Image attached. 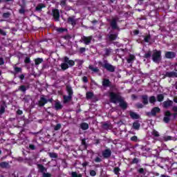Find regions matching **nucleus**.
Instances as JSON below:
<instances>
[{"instance_id": "nucleus-17", "label": "nucleus", "mask_w": 177, "mask_h": 177, "mask_svg": "<svg viewBox=\"0 0 177 177\" xmlns=\"http://www.w3.org/2000/svg\"><path fill=\"white\" fill-rule=\"evenodd\" d=\"M174 104V102L169 99L163 102V107L164 109H168V107H171Z\"/></svg>"}, {"instance_id": "nucleus-34", "label": "nucleus", "mask_w": 177, "mask_h": 177, "mask_svg": "<svg viewBox=\"0 0 177 177\" xmlns=\"http://www.w3.org/2000/svg\"><path fill=\"white\" fill-rule=\"evenodd\" d=\"M149 103H151V104H154V103H156V102H157V98H156V96L152 95V96L149 97Z\"/></svg>"}, {"instance_id": "nucleus-20", "label": "nucleus", "mask_w": 177, "mask_h": 177, "mask_svg": "<svg viewBox=\"0 0 177 177\" xmlns=\"http://www.w3.org/2000/svg\"><path fill=\"white\" fill-rule=\"evenodd\" d=\"M132 128L136 131H139V129H140V123L139 122V120H136L133 123Z\"/></svg>"}, {"instance_id": "nucleus-26", "label": "nucleus", "mask_w": 177, "mask_h": 177, "mask_svg": "<svg viewBox=\"0 0 177 177\" xmlns=\"http://www.w3.org/2000/svg\"><path fill=\"white\" fill-rule=\"evenodd\" d=\"M80 128L82 131H86L87 129H89V124L86 122H82L80 124Z\"/></svg>"}, {"instance_id": "nucleus-33", "label": "nucleus", "mask_w": 177, "mask_h": 177, "mask_svg": "<svg viewBox=\"0 0 177 177\" xmlns=\"http://www.w3.org/2000/svg\"><path fill=\"white\" fill-rule=\"evenodd\" d=\"M140 159H139L138 158H133L132 161L130 162V164L132 165L133 164H136V165H138L139 164V162H140Z\"/></svg>"}, {"instance_id": "nucleus-16", "label": "nucleus", "mask_w": 177, "mask_h": 177, "mask_svg": "<svg viewBox=\"0 0 177 177\" xmlns=\"http://www.w3.org/2000/svg\"><path fill=\"white\" fill-rule=\"evenodd\" d=\"M102 86H104V88H109L111 86V82H110V80L106 78L103 79Z\"/></svg>"}, {"instance_id": "nucleus-21", "label": "nucleus", "mask_w": 177, "mask_h": 177, "mask_svg": "<svg viewBox=\"0 0 177 177\" xmlns=\"http://www.w3.org/2000/svg\"><path fill=\"white\" fill-rule=\"evenodd\" d=\"M129 115H130L131 118H132V120H139V118H140V115H139V114H138L133 111H131L129 113Z\"/></svg>"}, {"instance_id": "nucleus-12", "label": "nucleus", "mask_w": 177, "mask_h": 177, "mask_svg": "<svg viewBox=\"0 0 177 177\" xmlns=\"http://www.w3.org/2000/svg\"><path fill=\"white\" fill-rule=\"evenodd\" d=\"M67 23L71 24V26H75L77 24V20L75 19V16L69 17L67 19Z\"/></svg>"}, {"instance_id": "nucleus-64", "label": "nucleus", "mask_w": 177, "mask_h": 177, "mask_svg": "<svg viewBox=\"0 0 177 177\" xmlns=\"http://www.w3.org/2000/svg\"><path fill=\"white\" fill-rule=\"evenodd\" d=\"M172 111L174 113H177V106H174L172 107Z\"/></svg>"}, {"instance_id": "nucleus-61", "label": "nucleus", "mask_w": 177, "mask_h": 177, "mask_svg": "<svg viewBox=\"0 0 177 177\" xmlns=\"http://www.w3.org/2000/svg\"><path fill=\"white\" fill-rule=\"evenodd\" d=\"M86 50V48H85L84 47H81L80 48V53H85Z\"/></svg>"}, {"instance_id": "nucleus-48", "label": "nucleus", "mask_w": 177, "mask_h": 177, "mask_svg": "<svg viewBox=\"0 0 177 177\" xmlns=\"http://www.w3.org/2000/svg\"><path fill=\"white\" fill-rule=\"evenodd\" d=\"M19 15H25L26 14V9L24 7L21 6V9L19 10Z\"/></svg>"}, {"instance_id": "nucleus-14", "label": "nucleus", "mask_w": 177, "mask_h": 177, "mask_svg": "<svg viewBox=\"0 0 177 177\" xmlns=\"http://www.w3.org/2000/svg\"><path fill=\"white\" fill-rule=\"evenodd\" d=\"M165 77H167V78H177V73L174 71L166 72Z\"/></svg>"}, {"instance_id": "nucleus-23", "label": "nucleus", "mask_w": 177, "mask_h": 177, "mask_svg": "<svg viewBox=\"0 0 177 177\" xmlns=\"http://www.w3.org/2000/svg\"><path fill=\"white\" fill-rule=\"evenodd\" d=\"M142 37L144 38V41H145L147 44H149V45H151V44H153L152 41H150V39H151V35L150 34Z\"/></svg>"}, {"instance_id": "nucleus-38", "label": "nucleus", "mask_w": 177, "mask_h": 177, "mask_svg": "<svg viewBox=\"0 0 177 177\" xmlns=\"http://www.w3.org/2000/svg\"><path fill=\"white\" fill-rule=\"evenodd\" d=\"M48 156L50 158H57V157H59L57 153L55 152H49Z\"/></svg>"}, {"instance_id": "nucleus-11", "label": "nucleus", "mask_w": 177, "mask_h": 177, "mask_svg": "<svg viewBox=\"0 0 177 177\" xmlns=\"http://www.w3.org/2000/svg\"><path fill=\"white\" fill-rule=\"evenodd\" d=\"M102 157L104 158H110L111 157V149H106L102 151Z\"/></svg>"}, {"instance_id": "nucleus-1", "label": "nucleus", "mask_w": 177, "mask_h": 177, "mask_svg": "<svg viewBox=\"0 0 177 177\" xmlns=\"http://www.w3.org/2000/svg\"><path fill=\"white\" fill-rule=\"evenodd\" d=\"M109 99L111 103L115 104L118 102L119 106L122 110H127V109H128V103L125 102L124 97H122V96H121L120 94L114 92H111L109 93Z\"/></svg>"}, {"instance_id": "nucleus-50", "label": "nucleus", "mask_w": 177, "mask_h": 177, "mask_svg": "<svg viewBox=\"0 0 177 177\" xmlns=\"http://www.w3.org/2000/svg\"><path fill=\"white\" fill-rule=\"evenodd\" d=\"M60 128H62V124L58 123L54 127V131H59Z\"/></svg>"}, {"instance_id": "nucleus-51", "label": "nucleus", "mask_w": 177, "mask_h": 177, "mask_svg": "<svg viewBox=\"0 0 177 177\" xmlns=\"http://www.w3.org/2000/svg\"><path fill=\"white\" fill-rule=\"evenodd\" d=\"M5 113V106L1 105L0 107V115H2Z\"/></svg>"}, {"instance_id": "nucleus-22", "label": "nucleus", "mask_w": 177, "mask_h": 177, "mask_svg": "<svg viewBox=\"0 0 177 177\" xmlns=\"http://www.w3.org/2000/svg\"><path fill=\"white\" fill-rule=\"evenodd\" d=\"M127 63H129V64H132V63H133V62H135V60H136V57H135V55L130 54L129 56V58L127 59Z\"/></svg>"}, {"instance_id": "nucleus-54", "label": "nucleus", "mask_w": 177, "mask_h": 177, "mask_svg": "<svg viewBox=\"0 0 177 177\" xmlns=\"http://www.w3.org/2000/svg\"><path fill=\"white\" fill-rule=\"evenodd\" d=\"M136 106L137 107V109H143V107H145V105H143V104L138 102L136 104Z\"/></svg>"}, {"instance_id": "nucleus-5", "label": "nucleus", "mask_w": 177, "mask_h": 177, "mask_svg": "<svg viewBox=\"0 0 177 177\" xmlns=\"http://www.w3.org/2000/svg\"><path fill=\"white\" fill-rule=\"evenodd\" d=\"M53 17L55 21H60V12L58 9L52 10Z\"/></svg>"}, {"instance_id": "nucleus-41", "label": "nucleus", "mask_w": 177, "mask_h": 177, "mask_svg": "<svg viewBox=\"0 0 177 177\" xmlns=\"http://www.w3.org/2000/svg\"><path fill=\"white\" fill-rule=\"evenodd\" d=\"M10 16H11V14L9 12H3L2 15L3 19H9V17H10Z\"/></svg>"}, {"instance_id": "nucleus-36", "label": "nucleus", "mask_w": 177, "mask_h": 177, "mask_svg": "<svg viewBox=\"0 0 177 177\" xmlns=\"http://www.w3.org/2000/svg\"><path fill=\"white\" fill-rule=\"evenodd\" d=\"M89 70H91V71H93V73H99L100 70L98 69L97 67H93L92 65L88 66Z\"/></svg>"}, {"instance_id": "nucleus-29", "label": "nucleus", "mask_w": 177, "mask_h": 177, "mask_svg": "<svg viewBox=\"0 0 177 177\" xmlns=\"http://www.w3.org/2000/svg\"><path fill=\"white\" fill-rule=\"evenodd\" d=\"M64 103H68V102H71V100H73V97L71 95H64Z\"/></svg>"}, {"instance_id": "nucleus-25", "label": "nucleus", "mask_w": 177, "mask_h": 177, "mask_svg": "<svg viewBox=\"0 0 177 177\" xmlns=\"http://www.w3.org/2000/svg\"><path fill=\"white\" fill-rule=\"evenodd\" d=\"M66 92L68 93V96H71L73 97V95H74V91H73V88L71 86H66Z\"/></svg>"}, {"instance_id": "nucleus-37", "label": "nucleus", "mask_w": 177, "mask_h": 177, "mask_svg": "<svg viewBox=\"0 0 177 177\" xmlns=\"http://www.w3.org/2000/svg\"><path fill=\"white\" fill-rule=\"evenodd\" d=\"M151 50H148L147 53H145L143 56L145 59H150L151 57Z\"/></svg>"}, {"instance_id": "nucleus-7", "label": "nucleus", "mask_w": 177, "mask_h": 177, "mask_svg": "<svg viewBox=\"0 0 177 177\" xmlns=\"http://www.w3.org/2000/svg\"><path fill=\"white\" fill-rule=\"evenodd\" d=\"M160 111H161V109H160V107L155 106L151 109V112L148 113L147 115H150V114H151L153 117H156L158 113H160Z\"/></svg>"}, {"instance_id": "nucleus-30", "label": "nucleus", "mask_w": 177, "mask_h": 177, "mask_svg": "<svg viewBox=\"0 0 177 177\" xmlns=\"http://www.w3.org/2000/svg\"><path fill=\"white\" fill-rule=\"evenodd\" d=\"M117 37H118V33L111 34L109 36V41H115V39H117Z\"/></svg>"}, {"instance_id": "nucleus-42", "label": "nucleus", "mask_w": 177, "mask_h": 177, "mask_svg": "<svg viewBox=\"0 0 177 177\" xmlns=\"http://www.w3.org/2000/svg\"><path fill=\"white\" fill-rule=\"evenodd\" d=\"M120 171H121V169H120V167H115L113 169V172H114L115 175H120Z\"/></svg>"}, {"instance_id": "nucleus-47", "label": "nucleus", "mask_w": 177, "mask_h": 177, "mask_svg": "<svg viewBox=\"0 0 177 177\" xmlns=\"http://www.w3.org/2000/svg\"><path fill=\"white\" fill-rule=\"evenodd\" d=\"M130 140H131V142H137L139 140V139L138 138V136H132V137L130 138Z\"/></svg>"}, {"instance_id": "nucleus-8", "label": "nucleus", "mask_w": 177, "mask_h": 177, "mask_svg": "<svg viewBox=\"0 0 177 177\" xmlns=\"http://www.w3.org/2000/svg\"><path fill=\"white\" fill-rule=\"evenodd\" d=\"M110 26L112 30H120V27H118V24H117V19L113 18L111 22Z\"/></svg>"}, {"instance_id": "nucleus-18", "label": "nucleus", "mask_w": 177, "mask_h": 177, "mask_svg": "<svg viewBox=\"0 0 177 177\" xmlns=\"http://www.w3.org/2000/svg\"><path fill=\"white\" fill-rule=\"evenodd\" d=\"M82 41H84L85 45H89L92 41V36H89V37L84 36L82 37Z\"/></svg>"}, {"instance_id": "nucleus-27", "label": "nucleus", "mask_w": 177, "mask_h": 177, "mask_svg": "<svg viewBox=\"0 0 177 177\" xmlns=\"http://www.w3.org/2000/svg\"><path fill=\"white\" fill-rule=\"evenodd\" d=\"M104 52L105 53L104 56L107 57L111 55V53H113V49H111V48H104Z\"/></svg>"}, {"instance_id": "nucleus-6", "label": "nucleus", "mask_w": 177, "mask_h": 177, "mask_svg": "<svg viewBox=\"0 0 177 177\" xmlns=\"http://www.w3.org/2000/svg\"><path fill=\"white\" fill-rule=\"evenodd\" d=\"M165 117L163 118V121L165 124H168L171 121V116H172V113L169 111H165L164 113Z\"/></svg>"}, {"instance_id": "nucleus-63", "label": "nucleus", "mask_w": 177, "mask_h": 177, "mask_svg": "<svg viewBox=\"0 0 177 177\" xmlns=\"http://www.w3.org/2000/svg\"><path fill=\"white\" fill-rule=\"evenodd\" d=\"M82 81H83L85 84H86V83L88 82V77H87L86 76H84V77H82Z\"/></svg>"}, {"instance_id": "nucleus-40", "label": "nucleus", "mask_w": 177, "mask_h": 177, "mask_svg": "<svg viewBox=\"0 0 177 177\" xmlns=\"http://www.w3.org/2000/svg\"><path fill=\"white\" fill-rule=\"evenodd\" d=\"M68 29L66 28H57V32H59L60 34H62V32H67Z\"/></svg>"}, {"instance_id": "nucleus-4", "label": "nucleus", "mask_w": 177, "mask_h": 177, "mask_svg": "<svg viewBox=\"0 0 177 177\" xmlns=\"http://www.w3.org/2000/svg\"><path fill=\"white\" fill-rule=\"evenodd\" d=\"M102 66L109 73H114V71H115V66L111 65V64H109L107 62L102 64Z\"/></svg>"}, {"instance_id": "nucleus-39", "label": "nucleus", "mask_w": 177, "mask_h": 177, "mask_svg": "<svg viewBox=\"0 0 177 177\" xmlns=\"http://www.w3.org/2000/svg\"><path fill=\"white\" fill-rule=\"evenodd\" d=\"M44 62V59L42 58H37L35 59V66H39V64H41Z\"/></svg>"}, {"instance_id": "nucleus-24", "label": "nucleus", "mask_w": 177, "mask_h": 177, "mask_svg": "<svg viewBox=\"0 0 177 177\" xmlns=\"http://www.w3.org/2000/svg\"><path fill=\"white\" fill-rule=\"evenodd\" d=\"M141 99L142 100V104L145 106L149 104V96H147V95H142Z\"/></svg>"}, {"instance_id": "nucleus-2", "label": "nucleus", "mask_w": 177, "mask_h": 177, "mask_svg": "<svg viewBox=\"0 0 177 177\" xmlns=\"http://www.w3.org/2000/svg\"><path fill=\"white\" fill-rule=\"evenodd\" d=\"M75 66V62L73 59H70L68 57L66 56L64 57V63L61 64V68L63 71H66L69 67Z\"/></svg>"}, {"instance_id": "nucleus-45", "label": "nucleus", "mask_w": 177, "mask_h": 177, "mask_svg": "<svg viewBox=\"0 0 177 177\" xmlns=\"http://www.w3.org/2000/svg\"><path fill=\"white\" fill-rule=\"evenodd\" d=\"M152 135H153V136H155V138H158L160 136V133L156 129L153 130Z\"/></svg>"}, {"instance_id": "nucleus-53", "label": "nucleus", "mask_w": 177, "mask_h": 177, "mask_svg": "<svg viewBox=\"0 0 177 177\" xmlns=\"http://www.w3.org/2000/svg\"><path fill=\"white\" fill-rule=\"evenodd\" d=\"M66 3H67V0H61V1H60V6L62 8H64V6H66Z\"/></svg>"}, {"instance_id": "nucleus-55", "label": "nucleus", "mask_w": 177, "mask_h": 177, "mask_svg": "<svg viewBox=\"0 0 177 177\" xmlns=\"http://www.w3.org/2000/svg\"><path fill=\"white\" fill-rule=\"evenodd\" d=\"M43 177H52V174L50 173H46L45 171L42 174Z\"/></svg>"}, {"instance_id": "nucleus-35", "label": "nucleus", "mask_w": 177, "mask_h": 177, "mask_svg": "<svg viewBox=\"0 0 177 177\" xmlns=\"http://www.w3.org/2000/svg\"><path fill=\"white\" fill-rule=\"evenodd\" d=\"M156 100L158 102H163L164 101V95L163 94H158L157 96H156Z\"/></svg>"}, {"instance_id": "nucleus-19", "label": "nucleus", "mask_w": 177, "mask_h": 177, "mask_svg": "<svg viewBox=\"0 0 177 177\" xmlns=\"http://www.w3.org/2000/svg\"><path fill=\"white\" fill-rule=\"evenodd\" d=\"M37 169H39V171L41 172V174H44L48 171V169L44 167V165L42 164H37Z\"/></svg>"}, {"instance_id": "nucleus-28", "label": "nucleus", "mask_w": 177, "mask_h": 177, "mask_svg": "<svg viewBox=\"0 0 177 177\" xmlns=\"http://www.w3.org/2000/svg\"><path fill=\"white\" fill-rule=\"evenodd\" d=\"M55 109L57 111L59 110H62L63 109V105L60 102H56L55 104Z\"/></svg>"}, {"instance_id": "nucleus-60", "label": "nucleus", "mask_w": 177, "mask_h": 177, "mask_svg": "<svg viewBox=\"0 0 177 177\" xmlns=\"http://www.w3.org/2000/svg\"><path fill=\"white\" fill-rule=\"evenodd\" d=\"M25 77H26V75L24 74H21L19 76H18V77L19 78V80H21V81H24Z\"/></svg>"}, {"instance_id": "nucleus-10", "label": "nucleus", "mask_w": 177, "mask_h": 177, "mask_svg": "<svg viewBox=\"0 0 177 177\" xmlns=\"http://www.w3.org/2000/svg\"><path fill=\"white\" fill-rule=\"evenodd\" d=\"M48 103V99L44 97H41L39 100L38 101L39 107H44Z\"/></svg>"}, {"instance_id": "nucleus-49", "label": "nucleus", "mask_w": 177, "mask_h": 177, "mask_svg": "<svg viewBox=\"0 0 177 177\" xmlns=\"http://www.w3.org/2000/svg\"><path fill=\"white\" fill-rule=\"evenodd\" d=\"M24 63L25 64H30V63H31V59L30 58V57H26L25 58Z\"/></svg>"}, {"instance_id": "nucleus-13", "label": "nucleus", "mask_w": 177, "mask_h": 177, "mask_svg": "<svg viewBox=\"0 0 177 177\" xmlns=\"http://www.w3.org/2000/svg\"><path fill=\"white\" fill-rule=\"evenodd\" d=\"M28 89H30L29 85H27V86L21 85L18 88V91H19V92H21L22 93H26V92H27V91H28Z\"/></svg>"}, {"instance_id": "nucleus-59", "label": "nucleus", "mask_w": 177, "mask_h": 177, "mask_svg": "<svg viewBox=\"0 0 177 177\" xmlns=\"http://www.w3.org/2000/svg\"><path fill=\"white\" fill-rule=\"evenodd\" d=\"M94 161L95 162H102V159L100 157H96Z\"/></svg>"}, {"instance_id": "nucleus-52", "label": "nucleus", "mask_w": 177, "mask_h": 177, "mask_svg": "<svg viewBox=\"0 0 177 177\" xmlns=\"http://www.w3.org/2000/svg\"><path fill=\"white\" fill-rule=\"evenodd\" d=\"M28 149L29 150H37V147L34 144H30Z\"/></svg>"}, {"instance_id": "nucleus-44", "label": "nucleus", "mask_w": 177, "mask_h": 177, "mask_svg": "<svg viewBox=\"0 0 177 177\" xmlns=\"http://www.w3.org/2000/svg\"><path fill=\"white\" fill-rule=\"evenodd\" d=\"M72 177H82V174H77V171H72L71 173Z\"/></svg>"}, {"instance_id": "nucleus-46", "label": "nucleus", "mask_w": 177, "mask_h": 177, "mask_svg": "<svg viewBox=\"0 0 177 177\" xmlns=\"http://www.w3.org/2000/svg\"><path fill=\"white\" fill-rule=\"evenodd\" d=\"M87 99H92L93 97V93L92 92H87L86 94Z\"/></svg>"}, {"instance_id": "nucleus-32", "label": "nucleus", "mask_w": 177, "mask_h": 177, "mask_svg": "<svg viewBox=\"0 0 177 177\" xmlns=\"http://www.w3.org/2000/svg\"><path fill=\"white\" fill-rule=\"evenodd\" d=\"M0 168H9V162H0Z\"/></svg>"}, {"instance_id": "nucleus-15", "label": "nucleus", "mask_w": 177, "mask_h": 177, "mask_svg": "<svg viewBox=\"0 0 177 177\" xmlns=\"http://www.w3.org/2000/svg\"><path fill=\"white\" fill-rule=\"evenodd\" d=\"M45 8H46V5H45V3H40L35 7V10L36 12H42V9Z\"/></svg>"}, {"instance_id": "nucleus-58", "label": "nucleus", "mask_w": 177, "mask_h": 177, "mask_svg": "<svg viewBox=\"0 0 177 177\" xmlns=\"http://www.w3.org/2000/svg\"><path fill=\"white\" fill-rule=\"evenodd\" d=\"M164 139L166 142H168V140H172V137L171 136H165Z\"/></svg>"}, {"instance_id": "nucleus-43", "label": "nucleus", "mask_w": 177, "mask_h": 177, "mask_svg": "<svg viewBox=\"0 0 177 177\" xmlns=\"http://www.w3.org/2000/svg\"><path fill=\"white\" fill-rule=\"evenodd\" d=\"M137 172L140 175H146V172H145V169H143L142 167L138 169L137 170Z\"/></svg>"}, {"instance_id": "nucleus-62", "label": "nucleus", "mask_w": 177, "mask_h": 177, "mask_svg": "<svg viewBox=\"0 0 177 177\" xmlns=\"http://www.w3.org/2000/svg\"><path fill=\"white\" fill-rule=\"evenodd\" d=\"M64 39H71V36L70 35H66L63 36Z\"/></svg>"}, {"instance_id": "nucleus-3", "label": "nucleus", "mask_w": 177, "mask_h": 177, "mask_svg": "<svg viewBox=\"0 0 177 177\" xmlns=\"http://www.w3.org/2000/svg\"><path fill=\"white\" fill-rule=\"evenodd\" d=\"M152 60L154 63H160L161 62V50H156L152 54Z\"/></svg>"}, {"instance_id": "nucleus-57", "label": "nucleus", "mask_w": 177, "mask_h": 177, "mask_svg": "<svg viewBox=\"0 0 177 177\" xmlns=\"http://www.w3.org/2000/svg\"><path fill=\"white\" fill-rule=\"evenodd\" d=\"M89 174L91 176H96V171L90 170Z\"/></svg>"}, {"instance_id": "nucleus-9", "label": "nucleus", "mask_w": 177, "mask_h": 177, "mask_svg": "<svg viewBox=\"0 0 177 177\" xmlns=\"http://www.w3.org/2000/svg\"><path fill=\"white\" fill-rule=\"evenodd\" d=\"M165 56L166 59H175V57H176V53L174 51H167Z\"/></svg>"}, {"instance_id": "nucleus-56", "label": "nucleus", "mask_w": 177, "mask_h": 177, "mask_svg": "<svg viewBox=\"0 0 177 177\" xmlns=\"http://www.w3.org/2000/svg\"><path fill=\"white\" fill-rule=\"evenodd\" d=\"M102 128H104V129H108L109 128H110V124H109L108 123H104L102 125Z\"/></svg>"}, {"instance_id": "nucleus-31", "label": "nucleus", "mask_w": 177, "mask_h": 177, "mask_svg": "<svg viewBox=\"0 0 177 177\" xmlns=\"http://www.w3.org/2000/svg\"><path fill=\"white\" fill-rule=\"evenodd\" d=\"M14 74L16 75V74H19V73H22L23 68L21 67L14 66Z\"/></svg>"}]
</instances>
